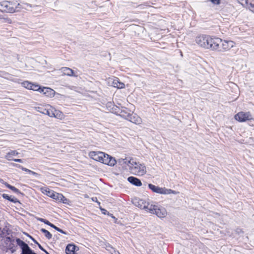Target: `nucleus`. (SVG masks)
Instances as JSON below:
<instances>
[{"label":"nucleus","instance_id":"9","mask_svg":"<svg viewBox=\"0 0 254 254\" xmlns=\"http://www.w3.org/2000/svg\"><path fill=\"white\" fill-rule=\"evenodd\" d=\"M17 246L21 249V254H37L33 251L25 242L21 239H18Z\"/></svg>","mask_w":254,"mask_h":254},{"label":"nucleus","instance_id":"36","mask_svg":"<svg viewBox=\"0 0 254 254\" xmlns=\"http://www.w3.org/2000/svg\"><path fill=\"white\" fill-rule=\"evenodd\" d=\"M24 234H25L27 236L30 238V239H31L35 244H37V246H38V244H39V243L33 237H32L31 235H30L27 233H24Z\"/></svg>","mask_w":254,"mask_h":254},{"label":"nucleus","instance_id":"40","mask_svg":"<svg viewBox=\"0 0 254 254\" xmlns=\"http://www.w3.org/2000/svg\"><path fill=\"white\" fill-rule=\"evenodd\" d=\"M210 1L214 4H219L220 3V0H210Z\"/></svg>","mask_w":254,"mask_h":254},{"label":"nucleus","instance_id":"28","mask_svg":"<svg viewBox=\"0 0 254 254\" xmlns=\"http://www.w3.org/2000/svg\"><path fill=\"white\" fill-rule=\"evenodd\" d=\"M22 84L24 87H25L28 89H29V90L31 89V85H32V83L28 81H24L23 82H22Z\"/></svg>","mask_w":254,"mask_h":254},{"label":"nucleus","instance_id":"48","mask_svg":"<svg viewBox=\"0 0 254 254\" xmlns=\"http://www.w3.org/2000/svg\"><path fill=\"white\" fill-rule=\"evenodd\" d=\"M58 232L62 233V234H65V235H66L67 234V233L64 231H63L62 229H60L59 228V229H58Z\"/></svg>","mask_w":254,"mask_h":254},{"label":"nucleus","instance_id":"18","mask_svg":"<svg viewBox=\"0 0 254 254\" xmlns=\"http://www.w3.org/2000/svg\"><path fill=\"white\" fill-rule=\"evenodd\" d=\"M148 188L154 192H156V193H159V194H161L162 193H163V188H160L158 186H156L151 184H149Z\"/></svg>","mask_w":254,"mask_h":254},{"label":"nucleus","instance_id":"43","mask_svg":"<svg viewBox=\"0 0 254 254\" xmlns=\"http://www.w3.org/2000/svg\"><path fill=\"white\" fill-rule=\"evenodd\" d=\"M13 161L16 162L22 163L23 161L21 159H13Z\"/></svg>","mask_w":254,"mask_h":254},{"label":"nucleus","instance_id":"7","mask_svg":"<svg viewBox=\"0 0 254 254\" xmlns=\"http://www.w3.org/2000/svg\"><path fill=\"white\" fill-rule=\"evenodd\" d=\"M148 212L152 214H155L158 217L164 218L166 216L167 212L164 208L158 207L155 205L152 204L150 206Z\"/></svg>","mask_w":254,"mask_h":254},{"label":"nucleus","instance_id":"12","mask_svg":"<svg viewBox=\"0 0 254 254\" xmlns=\"http://www.w3.org/2000/svg\"><path fill=\"white\" fill-rule=\"evenodd\" d=\"M89 156L92 159L101 162L102 157H104V153L102 152L92 151L89 153Z\"/></svg>","mask_w":254,"mask_h":254},{"label":"nucleus","instance_id":"46","mask_svg":"<svg viewBox=\"0 0 254 254\" xmlns=\"http://www.w3.org/2000/svg\"><path fill=\"white\" fill-rule=\"evenodd\" d=\"M51 227L54 228V229H55L56 230H57V231H58V229H59V227H57L56 225H55L54 224H53V223L52 224V225H51L50 226Z\"/></svg>","mask_w":254,"mask_h":254},{"label":"nucleus","instance_id":"47","mask_svg":"<svg viewBox=\"0 0 254 254\" xmlns=\"http://www.w3.org/2000/svg\"><path fill=\"white\" fill-rule=\"evenodd\" d=\"M36 219L39 221H40L41 222H43V223H44V221H45V219H43L42 218H39V217H37L36 218Z\"/></svg>","mask_w":254,"mask_h":254},{"label":"nucleus","instance_id":"31","mask_svg":"<svg viewBox=\"0 0 254 254\" xmlns=\"http://www.w3.org/2000/svg\"><path fill=\"white\" fill-rule=\"evenodd\" d=\"M18 153L16 150H11L9 152L7 153V157H9V156H17Z\"/></svg>","mask_w":254,"mask_h":254},{"label":"nucleus","instance_id":"11","mask_svg":"<svg viewBox=\"0 0 254 254\" xmlns=\"http://www.w3.org/2000/svg\"><path fill=\"white\" fill-rule=\"evenodd\" d=\"M101 162L109 166H113L117 161L114 158L104 153V157H102Z\"/></svg>","mask_w":254,"mask_h":254},{"label":"nucleus","instance_id":"44","mask_svg":"<svg viewBox=\"0 0 254 254\" xmlns=\"http://www.w3.org/2000/svg\"><path fill=\"white\" fill-rule=\"evenodd\" d=\"M44 223L48 226H51V225H52V223H51L50 221H49L48 220L45 219V221H44Z\"/></svg>","mask_w":254,"mask_h":254},{"label":"nucleus","instance_id":"53","mask_svg":"<svg viewBox=\"0 0 254 254\" xmlns=\"http://www.w3.org/2000/svg\"><path fill=\"white\" fill-rule=\"evenodd\" d=\"M109 216H111L113 219H114L115 222H116L117 219L112 214L110 213Z\"/></svg>","mask_w":254,"mask_h":254},{"label":"nucleus","instance_id":"33","mask_svg":"<svg viewBox=\"0 0 254 254\" xmlns=\"http://www.w3.org/2000/svg\"><path fill=\"white\" fill-rule=\"evenodd\" d=\"M12 165L13 166L15 167L18 168H19V169H21L22 170L25 171V172L26 171V170L27 169V168H24L22 166H21L19 164H18L12 163Z\"/></svg>","mask_w":254,"mask_h":254},{"label":"nucleus","instance_id":"19","mask_svg":"<svg viewBox=\"0 0 254 254\" xmlns=\"http://www.w3.org/2000/svg\"><path fill=\"white\" fill-rule=\"evenodd\" d=\"M2 197L10 201V202H12L13 203H20V201L18 199H17V198H15L14 196L12 197V196H9L8 194H5V193H3L2 194Z\"/></svg>","mask_w":254,"mask_h":254},{"label":"nucleus","instance_id":"14","mask_svg":"<svg viewBox=\"0 0 254 254\" xmlns=\"http://www.w3.org/2000/svg\"><path fill=\"white\" fill-rule=\"evenodd\" d=\"M41 93H43L47 97H53L55 94V91L49 87H42Z\"/></svg>","mask_w":254,"mask_h":254},{"label":"nucleus","instance_id":"15","mask_svg":"<svg viewBox=\"0 0 254 254\" xmlns=\"http://www.w3.org/2000/svg\"><path fill=\"white\" fill-rule=\"evenodd\" d=\"M120 110L118 115L123 118L127 120L131 114V111L124 107H122Z\"/></svg>","mask_w":254,"mask_h":254},{"label":"nucleus","instance_id":"26","mask_svg":"<svg viewBox=\"0 0 254 254\" xmlns=\"http://www.w3.org/2000/svg\"><path fill=\"white\" fill-rule=\"evenodd\" d=\"M9 189L18 194H20L22 196L24 195V193L23 192H21L18 189L16 188L14 186H11Z\"/></svg>","mask_w":254,"mask_h":254},{"label":"nucleus","instance_id":"25","mask_svg":"<svg viewBox=\"0 0 254 254\" xmlns=\"http://www.w3.org/2000/svg\"><path fill=\"white\" fill-rule=\"evenodd\" d=\"M8 229L5 227L0 231V235L1 237H5L6 235H9Z\"/></svg>","mask_w":254,"mask_h":254},{"label":"nucleus","instance_id":"57","mask_svg":"<svg viewBox=\"0 0 254 254\" xmlns=\"http://www.w3.org/2000/svg\"><path fill=\"white\" fill-rule=\"evenodd\" d=\"M32 171H31V170H29V169H27L26 170V172H28V173H29V174H31V173H32Z\"/></svg>","mask_w":254,"mask_h":254},{"label":"nucleus","instance_id":"35","mask_svg":"<svg viewBox=\"0 0 254 254\" xmlns=\"http://www.w3.org/2000/svg\"><path fill=\"white\" fill-rule=\"evenodd\" d=\"M128 161L129 160H128L127 158L119 159V162L122 164H126L128 165V164H129L128 162Z\"/></svg>","mask_w":254,"mask_h":254},{"label":"nucleus","instance_id":"50","mask_svg":"<svg viewBox=\"0 0 254 254\" xmlns=\"http://www.w3.org/2000/svg\"><path fill=\"white\" fill-rule=\"evenodd\" d=\"M31 174H32L33 175L36 176V177H38L40 176L39 174H38V173L35 172H33V171H32V173H31Z\"/></svg>","mask_w":254,"mask_h":254},{"label":"nucleus","instance_id":"38","mask_svg":"<svg viewBox=\"0 0 254 254\" xmlns=\"http://www.w3.org/2000/svg\"><path fill=\"white\" fill-rule=\"evenodd\" d=\"M46 108H44L43 107H38L37 111L43 114H44V113L46 112Z\"/></svg>","mask_w":254,"mask_h":254},{"label":"nucleus","instance_id":"23","mask_svg":"<svg viewBox=\"0 0 254 254\" xmlns=\"http://www.w3.org/2000/svg\"><path fill=\"white\" fill-rule=\"evenodd\" d=\"M40 231L44 234L45 236L49 240L52 237V235L47 230L44 228L41 229Z\"/></svg>","mask_w":254,"mask_h":254},{"label":"nucleus","instance_id":"27","mask_svg":"<svg viewBox=\"0 0 254 254\" xmlns=\"http://www.w3.org/2000/svg\"><path fill=\"white\" fill-rule=\"evenodd\" d=\"M111 109H112L111 112H112L116 115H118L121 110H120L121 108L120 107H118L117 106L115 105V104L114 105L113 107Z\"/></svg>","mask_w":254,"mask_h":254},{"label":"nucleus","instance_id":"54","mask_svg":"<svg viewBox=\"0 0 254 254\" xmlns=\"http://www.w3.org/2000/svg\"><path fill=\"white\" fill-rule=\"evenodd\" d=\"M4 185L5 186V187H6L7 188H8V189H9L10 187H11V185H9V184H8V183H6V182H5V183H4Z\"/></svg>","mask_w":254,"mask_h":254},{"label":"nucleus","instance_id":"32","mask_svg":"<svg viewBox=\"0 0 254 254\" xmlns=\"http://www.w3.org/2000/svg\"><path fill=\"white\" fill-rule=\"evenodd\" d=\"M150 6L149 3L148 2H146L143 3H141L138 5V7L139 9H143L145 7Z\"/></svg>","mask_w":254,"mask_h":254},{"label":"nucleus","instance_id":"2","mask_svg":"<svg viewBox=\"0 0 254 254\" xmlns=\"http://www.w3.org/2000/svg\"><path fill=\"white\" fill-rule=\"evenodd\" d=\"M18 6L16 3L11 1L1 0H0V11L1 12L13 13L18 11L16 10Z\"/></svg>","mask_w":254,"mask_h":254},{"label":"nucleus","instance_id":"17","mask_svg":"<svg viewBox=\"0 0 254 254\" xmlns=\"http://www.w3.org/2000/svg\"><path fill=\"white\" fill-rule=\"evenodd\" d=\"M77 247L73 244H68L65 248L66 254H76L75 251Z\"/></svg>","mask_w":254,"mask_h":254},{"label":"nucleus","instance_id":"41","mask_svg":"<svg viewBox=\"0 0 254 254\" xmlns=\"http://www.w3.org/2000/svg\"><path fill=\"white\" fill-rule=\"evenodd\" d=\"M249 9L251 11L254 13V4L251 3L250 4Z\"/></svg>","mask_w":254,"mask_h":254},{"label":"nucleus","instance_id":"1","mask_svg":"<svg viewBox=\"0 0 254 254\" xmlns=\"http://www.w3.org/2000/svg\"><path fill=\"white\" fill-rule=\"evenodd\" d=\"M215 38L208 35H201L196 37L195 42L200 47L213 51L218 49L219 42V40Z\"/></svg>","mask_w":254,"mask_h":254},{"label":"nucleus","instance_id":"21","mask_svg":"<svg viewBox=\"0 0 254 254\" xmlns=\"http://www.w3.org/2000/svg\"><path fill=\"white\" fill-rule=\"evenodd\" d=\"M113 86L119 89H123L125 88V84L119 80L118 78L115 79L113 82Z\"/></svg>","mask_w":254,"mask_h":254},{"label":"nucleus","instance_id":"29","mask_svg":"<svg viewBox=\"0 0 254 254\" xmlns=\"http://www.w3.org/2000/svg\"><path fill=\"white\" fill-rule=\"evenodd\" d=\"M44 115H47L50 117H55V114L54 112L49 109H46V112L44 113Z\"/></svg>","mask_w":254,"mask_h":254},{"label":"nucleus","instance_id":"37","mask_svg":"<svg viewBox=\"0 0 254 254\" xmlns=\"http://www.w3.org/2000/svg\"><path fill=\"white\" fill-rule=\"evenodd\" d=\"M100 210L101 212L104 215H107L109 216L110 214L106 209L104 208H100Z\"/></svg>","mask_w":254,"mask_h":254},{"label":"nucleus","instance_id":"55","mask_svg":"<svg viewBox=\"0 0 254 254\" xmlns=\"http://www.w3.org/2000/svg\"><path fill=\"white\" fill-rule=\"evenodd\" d=\"M12 156L10 155L9 157H7V154L5 156V158L8 160H13V159L11 158Z\"/></svg>","mask_w":254,"mask_h":254},{"label":"nucleus","instance_id":"49","mask_svg":"<svg viewBox=\"0 0 254 254\" xmlns=\"http://www.w3.org/2000/svg\"><path fill=\"white\" fill-rule=\"evenodd\" d=\"M238 1L241 3V4L243 5L244 2H246L247 0H237Z\"/></svg>","mask_w":254,"mask_h":254},{"label":"nucleus","instance_id":"34","mask_svg":"<svg viewBox=\"0 0 254 254\" xmlns=\"http://www.w3.org/2000/svg\"><path fill=\"white\" fill-rule=\"evenodd\" d=\"M114 105V104L113 103H112L111 102H109L106 104L107 108L108 109V110H109L111 112V111H112L111 109H112V108L113 107Z\"/></svg>","mask_w":254,"mask_h":254},{"label":"nucleus","instance_id":"16","mask_svg":"<svg viewBox=\"0 0 254 254\" xmlns=\"http://www.w3.org/2000/svg\"><path fill=\"white\" fill-rule=\"evenodd\" d=\"M127 181L132 185L140 187L142 185V183L140 179L133 176L128 177L127 178Z\"/></svg>","mask_w":254,"mask_h":254},{"label":"nucleus","instance_id":"24","mask_svg":"<svg viewBox=\"0 0 254 254\" xmlns=\"http://www.w3.org/2000/svg\"><path fill=\"white\" fill-rule=\"evenodd\" d=\"M42 88V87H40L39 85L32 83L30 90H32L33 91H38L41 93Z\"/></svg>","mask_w":254,"mask_h":254},{"label":"nucleus","instance_id":"42","mask_svg":"<svg viewBox=\"0 0 254 254\" xmlns=\"http://www.w3.org/2000/svg\"><path fill=\"white\" fill-rule=\"evenodd\" d=\"M236 232L237 233H238V234H240L241 233H243V230L240 229V228H237L236 230Z\"/></svg>","mask_w":254,"mask_h":254},{"label":"nucleus","instance_id":"5","mask_svg":"<svg viewBox=\"0 0 254 254\" xmlns=\"http://www.w3.org/2000/svg\"><path fill=\"white\" fill-rule=\"evenodd\" d=\"M19 238L13 237L12 236L5 237V244L7 246V249L9 250L11 254L14 253L16 251V246L15 243L17 245V240Z\"/></svg>","mask_w":254,"mask_h":254},{"label":"nucleus","instance_id":"45","mask_svg":"<svg viewBox=\"0 0 254 254\" xmlns=\"http://www.w3.org/2000/svg\"><path fill=\"white\" fill-rule=\"evenodd\" d=\"M51 227L54 228V229H55L56 230H57V231H58V229H59V227H57L56 225H55L54 224H53V223L52 224V225H51L50 226Z\"/></svg>","mask_w":254,"mask_h":254},{"label":"nucleus","instance_id":"10","mask_svg":"<svg viewBox=\"0 0 254 254\" xmlns=\"http://www.w3.org/2000/svg\"><path fill=\"white\" fill-rule=\"evenodd\" d=\"M235 119L240 122H245L252 120L253 118L250 112H240L235 115Z\"/></svg>","mask_w":254,"mask_h":254},{"label":"nucleus","instance_id":"13","mask_svg":"<svg viewBox=\"0 0 254 254\" xmlns=\"http://www.w3.org/2000/svg\"><path fill=\"white\" fill-rule=\"evenodd\" d=\"M127 120L135 124H140L142 122L141 119L136 114L133 113H131Z\"/></svg>","mask_w":254,"mask_h":254},{"label":"nucleus","instance_id":"20","mask_svg":"<svg viewBox=\"0 0 254 254\" xmlns=\"http://www.w3.org/2000/svg\"><path fill=\"white\" fill-rule=\"evenodd\" d=\"M62 71L64 74L67 76H75L74 75V71L71 68L67 67H64L62 68Z\"/></svg>","mask_w":254,"mask_h":254},{"label":"nucleus","instance_id":"39","mask_svg":"<svg viewBox=\"0 0 254 254\" xmlns=\"http://www.w3.org/2000/svg\"><path fill=\"white\" fill-rule=\"evenodd\" d=\"M38 247L43 252H44V253H45L46 254H50L40 244H38Z\"/></svg>","mask_w":254,"mask_h":254},{"label":"nucleus","instance_id":"22","mask_svg":"<svg viewBox=\"0 0 254 254\" xmlns=\"http://www.w3.org/2000/svg\"><path fill=\"white\" fill-rule=\"evenodd\" d=\"M16 6H18V8L16 9V10H19V8L21 6L23 8H25L26 10H30V8L32 7V5L30 4L26 3H22V4H20L19 3L16 4Z\"/></svg>","mask_w":254,"mask_h":254},{"label":"nucleus","instance_id":"52","mask_svg":"<svg viewBox=\"0 0 254 254\" xmlns=\"http://www.w3.org/2000/svg\"><path fill=\"white\" fill-rule=\"evenodd\" d=\"M109 216H111L113 219H114L115 222H116L117 219L112 214L110 213Z\"/></svg>","mask_w":254,"mask_h":254},{"label":"nucleus","instance_id":"4","mask_svg":"<svg viewBox=\"0 0 254 254\" xmlns=\"http://www.w3.org/2000/svg\"><path fill=\"white\" fill-rule=\"evenodd\" d=\"M42 192L46 195L54 199L58 200L60 202L65 203L64 200H66L65 197L61 193H57L49 189H42Z\"/></svg>","mask_w":254,"mask_h":254},{"label":"nucleus","instance_id":"56","mask_svg":"<svg viewBox=\"0 0 254 254\" xmlns=\"http://www.w3.org/2000/svg\"><path fill=\"white\" fill-rule=\"evenodd\" d=\"M0 183L4 185V183H5V182H4V181L3 179H0Z\"/></svg>","mask_w":254,"mask_h":254},{"label":"nucleus","instance_id":"6","mask_svg":"<svg viewBox=\"0 0 254 254\" xmlns=\"http://www.w3.org/2000/svg\"><path fill=\"white\" fill-rule=\"evenodd\" d=\"M215 39H218L220 40L218 44V47L217 49H214V51H217L219 52L225 51L230 50L233 47V42L232 41H226L223 40L219 38H215Z\"/></svg>","mask_w":254,"mask_h":254},{"label":"nucleus","instance_id":"51","mask_svg":"<svg viewBox=\"0 0 254 254\" xmlns=\"http://www.w3.org/2000/svg\"><path fill=\"white\" fill-rule=\"evenodd\" d=\"M109 216H111L113 219H114L115 222H116L117 219L112 214L110 213Z\"/></svg>","mask_w":254,"mask_h":254},{"label":"nucleus","instance_id":"3","mask_svg":"<svg viewBox=\"0 0 254 254\" xmlns=\"http://www.w3.org/2000/svg\"><path fill=\"white\" fill-rule=\"evenodd\" d=\"M128 162L130 164L129 169L133 174L139 176H142L146 174V167L143 164L133 161H128Z\"/></svg>","mask_w":254,"mask_h":254},{"label":"nucleus","instance_id":"8","mask_svg":"<svg viewBox=\"0 0 254 254\" xmlns=\"http://www.w3.org/2000/svg\"><path fill=\"white\" fill-rule=\"evenodd\" d=\"M132 203L135 206L140 209H144L147 212H148L149 208L151 204L145 200L139 198H134L132 200Z\"/></svg>","mask_w":254,"mask_h":254},{"label":"nucleus","instance_id":"30","mask_svg":"<svg viewBox=\"0 0 254 254\" xmlns=\"http://www.w3.org/2000/svg\"><path fill=\"white\" fill-rule=\"evenodd\" d=\"M163 192L161 194H170L171 193H175V191L171 190V189H167L163 188Z\"/></svg>","mask_w":254,"mask_h":254}]
</instances>
